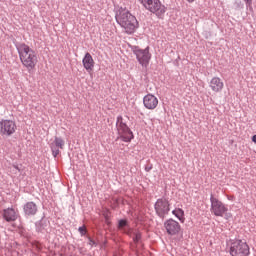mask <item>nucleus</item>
Here are the masks:
<instances>
[{"mask_svg":"<svg viewBox=\"0 0 256 256\" xmlns=\"http://www.w3.org/2000/svg\"><path fill=\"white\" fill-rule=\"evenodd\" d=\"M170 205L171 204H169V200H167V198L158 199L155 203V211L157 215L164 219L165 215L170 211Z\"/></svg>","mask_w":256,"mask_h":256,"instance_id":"nucleus-9","label":"nucleus"},{"mask_svg":"<svg viewBox=\"0 0 256 256\" xmlns=\"http://www.w3.org/2000/svg\"><path fill=\"white\" fill-rule=\"evenodd\" d=\"M3 217L5 221L11 222V221H17V211L13 208L5 209L3 212Z\"/></svg>","mask_w":256,"mask_h":256,"instance_id":"nucleus-15","label":"nucleus"},{"mask_svg":"<svg viewBox=\"0 0 256 256\" xmlns=\"http://www.w3.org/2000/svg\"><path fill=\"white\" fill-rule=\"evenodd\" d=\"M134 55H136V59L142 65V67H147L149 65V61H151V53L149 52V46H147L145 49H141L138 47H135L133 49Z\"/></svg>","mask_w":256,"mask_h":256,"instance_id":"nucleus-7","label":"nucleus"},{"mask_svg":"<svg viewBox=\"0 0 256 256\" xmlns=\"http://www.w3.org/2000/svg\"><path fill=\"white\" fill-rule=\"evenodd\" d=\"M143 104L146 109L153 111V109H157L159 105V99L153 94H147L143 98Z\"/></svg>","mask_w":256,"mask_h":256,"instance_id":"nucleus-10","label":"nucleus"},{"mask_svg":"<svg viewBox=\"0 0 256 256\" xmlns=\"http://www.w3.org/2000/svg\"><path fill=\"white\" fill-rule=\"evenodd\" d=\"M252 141H253V143H255V145H256V134L252 137Z\"/></svg>","mask_w":256,"mask_h":256,"instance_id":"nucleus-23","label":"nucleus"},{"mask_svg":"<svg viewBox=\"0 0 256 256\" xmlns=\"http://www.w3.org/2000/svg\"><path fill=\"white\" fill-rule=\"evenodd\" d=\"M142 5L143 7H145V9H147L151 13H155V15L160 18L163 17V15H165V12L167 11L165 6L161 4V1L159 0H148Z\"/></svg>","mask_w":256,"mask_h":256,"instance_id":"nucleus-5","label":"nucleus"},{"mask_svg":"<svg viewBox=\"0 0 256 256\" xmlns=\"http://www.w3.org/2000/svg\"><path fill=\"white\" fill-rule=\"evenodd\" d=\"M247 1V3H249V1H251V0H246Z\"/></svg>","mask_w":256,"mask_h":256,"instance_id":"nucleus-26","label":"nucleus"},{"mask_svg":"<svg viewBox=\"0 0 256 256\" xmlns=\"http://www.w3.org/2000/svg\"><path fill=\"white\" fill-rule=\"evenodd\" d=\"M25 215L31 216L37 213V204L34 202H28L24 205Z\"/></svg>","mask_w":256,"mask_h":256,"instance_id":"nucleus-16","label":"nucleus"},{"mask_svg":"<svg viewBox=\"0 0 256 256\" xmlns=\"http://www.w3.org/2000/svg\"><path fill=\"white\" fill-rule=\"evenodd\" d=\"M188 3H195V0H187Z\"/></svg>","mask_w":256,"mask_h":256,"instance_id":"nucleus-25","label":"nucleus"},{"mask_svg":"<svg viewBox=\"0 0 256 256\" xmlns=\"http://www.w3.org/2000/svg\"><path fill=\"white\" fill-rule=\"evenodd\" d=\"M249 245L242 240H235L230 245L231 256H249Z\"/></svg>","mask_w":256,"mask_h":256,"instance_id":"nucleus-4","label":"nucleus"},{"mask_svg":"<svg viewBox=\"0 0 256 256\" xmlns=\"http://www.w3.org/2000/svg\"><path fill=\"white\" fill-rule=\"evenodd\" d=\"M14 169H16V171H21V169L19 168V166L17 165H13Z\"/></svg>","mask_w":256,"mask_h":256,"instance_id":"nucleus-22","label":"nucleus"},{"mask_svg":"<svg viewBox=\"0 0 256 256\" xmlns=\"http://www.w3.org/2000/svg\"><path fill=\"white\" fill-rule=\"evenodd\" d=\"M164 227L169 235H177L181 231V225L179 222L169 219L164 223Z\"/></svg>","mask_w":256,"mask_h":256,"instance_id":"nucleus-11","label":"nucleus"},{"mask_svg":"<svg viewBox=\"0 0 256 256\" xmlns=\"http://www.w3.org/2000/svg\"><path fill=\"white\" fill-rule=\"evenodd\" d=\"M209 87L213 91V93H221L223 91V88L225 87V84L223 83V80H221V78L213 77L210 80Z\"/></svg>","mask_w":256,"mask_h":256,"instance_id":"nucleus-14","label":"nucleus"},{"mask_svg":"<svg viewBox=\"0 0 256 256\" xmlns=\"http://www.w3.org/2000/svg\"><path fill=\"white\" fill-rule=\"evenodd\" d=\"M210 203H211V213L215 215L216 217H223L225 213H227L228 209L223 202H221L219 199L215 198L213 195L210 197Z\"/></svg>","mask_w":256,"mask_h":256,"instance_id":"nucleus-8","label":"nucleus"},{"mask_svg":"<svg viewBox=\"0 0 256 256\" xmlns=\"http://www.w3.org/2000/svg\"><path fill=\"white\" fill-rule=\"evenodd\" d=\"M133 241L134 243H139V241H141V232H134Z\"/></svg>","mask_w":256,"mask_h":256,"instance_id":"nucleus-18","label":"nucleus"},{"mask_svg":"<svg viewBox=\"0 0 256 256\" xmlns=\"http://www.w3.org/2000/svg\"><path fill=\"white\" fill-rule=\"evenodd\" d=\"M116 21L121 27L124 28L125 33H128V35L135 33V30L139 26L137 18H135V16L130 14V12L127 10L120 11L116 17Z\"/></svg>","mask_w":256,"mask_h":256,"instance_id":"nucleus-2","label":"nucleus"},{"mask_svg":"<svg viewBox=\"0 0 256 256\" xmlns=\"http://www.w3.org/2000/svg\"><path fill=\"white\" fill-rule=\"evenodd\" d=\"M17 51L23 67H25L27 71H33L39 63L37 52H35V50L25 43L19 44L17 46Z\"/></svg>","mask_w":256,"mask_h":256,"instance_id":"nucleus-1","label":"nucleus"},{"mask_svg":"<svg viewBox=\"0 0 256 256\" xmlns=\"http://www.w3.org/2000/svg\"><path fill=\"white\" fill-rule=\"evenodd\" d=\"M78 231L81 235H85L87 233V228H85V226H82L79 227Z\"/></svg>","mask_w":256,"mask_h":256,"instance_id":"nucleus-20","label":"nucleus"},{"mask_svg":"<svg viewBox=\"0 0 256 256\" xmlns=\"http://www.w3.org/2000/svg\"><path fill=\"white\" fill-rule=\"evenodd\" d=\"M63 147H65V140L61 137H55L54 141L50 143V149L53 157H57L60 153L59 149H63Z\"/></svg>","mask_w":256,"mask_h":256,"instance_id":"nucleus-13","label":"nucleus"},{"mask_svg":"<svg viewBox=\"0 0 256 256\" xmlns=\"http://www.w3.org/2000/svg\"><path fill=\"white\" fill-rule=\"evenodd\" d=\"M95 245V241H93L91 238H89V246L93 247Z\"/></svg>","mask_w":256,"mask_h":256,"instance_id":"nucleus-21","label":"nucleus"},{"mask_svg":"<svg viewBox=\"0 0 256 256\" xmlns=\"http://www.w3.org/2000/svg\"><path fill=\"white\" fill-rule=\"evenodd\" d=\"M172 213L179 219L181 223H185V211L181 208H176L172 211Z\"/></svg>","mask_w":256,"mask_h":256,"instance_id":"nucleus-17","label":"nucleus"},{"mask_svg":"<svg viewBox=\"0 0 256 256\" xmlns=\"http://www.w3.org/2000/svg\"><path fill=\"white\" fill-rule=\"evenodd\" d=\"M140 3L143 5L144 3H146L148 0H139Z\"/></svg>","mask_w":256,"mask_h":256,"instance_id":"nucleus-24","label":"nucleus"},{"mask_svg":"<svg viewBox=\"0 0 256 256\" xmlns=\"http://www.w3.org/2000/svg\"><path fill=\"white\" fill-rule=\"evenodd\" d=\"M82 65L84 69L90 73H93V69H95V60L93 59V56H91V53L87 52L83 59H82Z\"/></svg>","mask_w":256,"mask_h":256,"instance_id":"nucleus-12","label":"nucleus"},{"mask_svg":"<svg viewBox=\"0 0 256 256\" xmlns=\"http://www.w3.org/2000/svg\"><path fill=\"white\" fill-rule=\"evenodd\" d=\"M17 131V124L13 120L2 119L0 121V135L11 137Z\"/></svg>","mask_w":256,"mask_h":256,"instance_id":"nucleus-6","label":"nucleus"},{"mask_svg":"<svg viewBox=\"0 0 256 256\" xmlns=\"http://www.w3.org/2000/svg\"><path fill=\"white\" fill-rule=\"evenodd\" d=\"M116 127L119 135V139L124 141V143H131L134 139L133 132L129 129V126L123 122V116L117 117Z\"/></svg>","mask_w":256,"mask_h":256,"instance_id":"nucleus-3","label":"nucleus"},{"mask_svg":"<svg viewBox=\"0 0 256 256\" xmlns=\"http://www.w3.org/2000/svg\"><path fill=\"white\" fill-rule=\"evenodd\" d=\"M125 227H127V220H120L118 224V228L123 229Z\"/></svg>","mask_w":256,"mask_h":256,"instance_id":"nucleus-19","label":"nucleus"}]
</instances>
